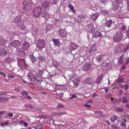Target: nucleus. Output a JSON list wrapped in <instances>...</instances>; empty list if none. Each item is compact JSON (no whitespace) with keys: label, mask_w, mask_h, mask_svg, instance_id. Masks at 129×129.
Here are the masks:
<instances>
[{"label":"nucleus","mask_w":129,"mask_h":129,"mask_svg":"<svg viewBox=\"0 0 129 129\" xmlns=\"http://www.w3.org/2000/svg\"><path fill=\"white\" fill-rule=\"evenodd\" d=\"M28 77L30 79V82H32V80L36 77L33 74L32 72H29L28 75Z\"/></svg>","instance_id":"obj_18"},{"label":"nucleus","mask_w":129,"mask_h":129,"mask_svg":"<svg viewBox=\"0 0 129 129\" xmlns=\"http://www.w3.org/2000/svg\"><path fill=\"white\" fill-rule=\"evenodd\" d=\"M33 82H34V83L36 85H38L41 84L42 81L40 77L37 76L31 82L33 83Z\"/></svg>","instance_id":"obj_7"},{"label":"nucleus","mask_w":129,"mask_h":129,"mask_svg":"<svg viewBox=\"0 0 129 129\" xmlns=\"http://www.w3.org/2000/svg\"><path fill=\"white\" fill-rule=\"evenodd\" d=\"M103 76V75L102 74H100L98 77L96 81V83L97 84H99L101 82Z\"/></svg>","instance_id":"obj_16"},{"label":"nucleus","mask_w":129,"mask_h":129,"mask_svg":"<svg viewBox=\"0 0 129 129\" xmlns=\"http://www.w3.org/2000/svg\"><path fill=\"white\" fill-rule=\"evenodd\" d=\"M7 92L5 91H0V95H7Z\"/></svg>","instance_id":"obj_49"},{"label":"nucleus","mask_w":129,"mask_h":129,"mask_svg":"<svg viewBox=\"0 0 129 129\" xmlns=\"http://www.w3.org/2000/svg\"><path fill=\"white\" fill-rule=\"evenodd\" d=\"M63 107L64 106L63 105H61V104H58L57 105L56 108V109H59L63 108Z\"/></svg>","instance_id":"obj_42"},{"label":"nucleus","mask_w":129,"mask_h":129,"mask_svg":"<svg viewBox=\"0 0 129 129\" xmlns=\"http://www.w3.org/2000/svg\"><path fill=\"white\" fill-rule=\"evenodd\" d=\"M117 119V117L116 115H114L112 116L111 118V121L113 122H115V120H116Z\"/></svg>","instance_id":"obj_35"},{"label":"nucleus","mask_w":129,"mask_h":129,"mask_svg":"<svg viewBox=\"0 0 129 129\" xmlns=\"http://www.w3.org/2000/svg\"><path fill=\"white\" fill-rule=\"evenodd\" d=\"M21 93L22 95L24 96L27 95L28 94L27 92L24 91H21Z\"/></svg>","instance_id":"obj_51"},{"label":"nucleus","mask_w":129,"mask_h":129,"mask_svg":"<svg viewBox=\"0 0 129 129\" xmlns=\"http://www.w3.org/2000/svg\"><path fill=\"white\" fill-rule=\"evenodd\" d=\"M126 36L127 37L129 38V27H128V29L127 31Z\"/></svg>","instance_id":"obj_56"},{"label":"nucleus","mask_w":129,"mask_h":129,"mask_svg":"<svg viewBox=\"0 0 129 129\" xmlns=\"http://www.w3.org/2000/svg\"><path fill=\"white\" fill-rule=\"evenodd\" d=\"M60 88L59 90H62L64 89L66 86L65 85H59Z\"/></svg>","instance_id":"obj_44"},{"label":"nucleus","mask_w":129,"mask_h":129,"mask_svg":"<svg viewBox=\"0 0 129 129\" xmlns=\"http://www.w3.org/2000/svg\"><path fill=\"white\" fill-rule=\"evenodd\" d=\"M41 12V8L40 6H37L34 9L33 11V16L38 18L40 15Z\"/></svg>","instance_id":"obj_2"},{"label":"nucleus","mask_w":129,"mask_h":129,"mask_svg":"<svg viewBox=\"0 0 129 129\" xmlns=\"http://www.w3.org/2000/svg\"><path fill=\"white\" fill-rule=\"evenodd\" d=\"M122 38V35L121 33H117L114 35L113 40L114 42L118 43L121 41Z\"/></svg>","instance_id":"obj_3"},{"label":"nucleus","mask_w":129,"mask_h":129,"mask_svg":"<svg viewBox=\"0 0 129 129\" xmlns=\"http://www.w3.org/2000/svg\"><path fill=\"white\" fill-rule=\"evenodd\" d=\"M99 15V14L98 13H95L91 15L90 18L93 21H95L96 20Z\"/></svg>","instance_id":"obj_17"},{"label":"nucleus","mask_w":129,"mask_h":129,"mask_svg":"<svg viewBox=\"0 0 129 129\" xmlns=\"http://www.w3.org/2000/svg\"><path fill=\"white\" fill-rule=\"evenodd\" d=\"M20 44V42L18 40H15L11 44V46L15 48L19 46Z\"/></svg>","instance_id":"obj_12"},{"label":"nucleus","mask_w":129,"mask_h":129,"mask_svg":"<svg viewBox=\"0 0 129 129\" xmlns=\"http://www.w3.org/2000/svg\"><path fill=\"white\" fill-rule=\"evenodd\" d=\"M92 79L90 78H88L84 80L83 82L87 84L91 85L93 82Z\"/></svg>","instance_id":"obj_15"},{"label":"nucleus","mask_w":129,"mask_h":129,"mask_svg":"<svg viewBox=\"0 0 129 129\" xmlns=\"http://www.w3.org/2000/svg\"><path fill=\"white\" fill-rule=\"evenodd\" d=\"M79 17L81 19L80 20H79L80 21H81L82 20H83L85 18V17L84 16L82 15L79 16Z\"/></svg>","instance_id":"obj_47"},{"label":"nucleus","mask_w":129,"mask_h":129,"mask_svg":"<svg viewBox=\"0 0 129 129\" xmlns=\"http://www.w3.org/2000/svg\"><path fill=\"white\" fill-rule=\"evenodd\" d=\"M94 113L96 114H100L102 113V112L101 111H94Z\"/></svg>","instance_id":"obj_53"},{"label":"nucleus","mask_w":129,"mask_h":129,"mask_svg":"<svg viewBox=\"0 0 129 129\" xmlns=\"http://www.w3.org/2000/svg\"><path fill=\"white\" fill-rule=\"evenodd\" d=\"M117 82L119 83L124 82V80L123 79V77L122 76L118 78L117 80Z\"/></svg>","instance_id":"obj_30"},{"label":"nucleus","mask_w":129,"mask_h":129,"mask_svg":"<svg viewBox=\"0 0 129 129\" xmlns=\"http://www.w3.org/2000/svg\"><path fill=\"white\" fill-rule=\"evenodd\" d=\"M23 4V8L25 10H30L31 9V2L25 1L24 2Z\"/></svg>","instance_id":"obj_6"},{"label":"nucleus","mask_w":129,"mask_h":129,"mask_svg":"<svg viewBox=\"0 0 129 129\" xmlns=\"http://www.w3.org/2000/svg\"><path fill=\"white\" fill-rule=\"evenodd\" d=\"M119 83V85L120 87L121 88H124V86L122 84V83Z\"/></svg>","instance_id":"obj_60"},{"label":"nucleus","mask_w":129,"mask_h":129,"mask_svg":"<svg viewBox=\"0 0 129 129\" xmlns=\"http://www.w3.org/2000/svg\"><path fill=\"white\" fill-rule=\"evenodd\" d=\"M127 95L125 93H124L123 94V98L122 102L123 103H125L128 102L127 100Z\"/></svg>","instance_id":"obj_24"},{"label":"nucleus","mask_w":129,"mask_h":129,"mask_svg":"<svg viewBox=\"0 0 129 129\" xmlns=\"http://www.w3.org/2000/svg\"><path fill=\"white\" fill-rule=\"evenodd\" d=\"M125 64H129V58L127 57L125 59Z\"/></svg>","instance_id":"obj_50"},{"label":"nucleus","mask_w":129,"mask_h":129,"mask_svg":"<svg viewBox=\"0 0 129 129\" xmlns=\"http://www.w3.org/2000/svg\"><path fill=\"white\" fill-rule=\"evenodd\" d=\"M8 78H14V76L12 74H10L8 76Z\"/></svg>","instance_id":"obj_57"},{"label":"nucleus","mask_w":129,"mask_h":129,"mask_svg":"<svg viewBox=\"0 0 129 129\" xmlns=\"http://www.w3.org/2000/svg\"><path fill=\"white\" fill-rule=\"evenodd\" d=\"M24 96V98L26 99H28L30 100H31L32 99L29 96Z\"/></svg>","instance_id":"obj_59"},{"label":"nucleus","mask_w":129,"mask_h":129,"mask_svg":"<svg viewBox=\"0 0 129 129\" xmlns=\"http://www.w3.org/2000/svg\"><path fill=\"white\" fill-rule=\"evenodd\" d=\"M117 2V4L122 3H123V1L122 0H116Z\"/></svg>","instance_id":"obj_62"},{"label":"nucleus","mask_w":129,"mask_h":129,"mask_svg":"<svg viewBox=\"0 0 129 129\" xmlns=\"http://www.w3.org/2000/svg\"><path fill=\"white\" fill-rule=\"evenodd\" d=\"M94 36L96 38L100 37L101 38L102 37V35L101 32L97 31L94 33Z\"/></svg>","instance_id":"obj_26"},{"label":"nucleus","mask_w":129,"mask_h":129,"mask_svg":"<svg viewBox=\"0 0 129 129\" xmlns=\"http://www.w3.org/2000/svg\"><path fill=\"white\" fill-rule=\"evenodd\" d=\"M41 6L44 9L48 8L49 6V3L46 0H42V1Z\"/></svg>","instance_id":"obj_9"},{"label":"nucleus","mask_w":129,"mask_h":129,"mask_svg":"<svg viewBox=\"0 0 129 129\" xmlns=\"http://www.w3.org/2000/svg\"><path fill=\"white\" fill-rule=\"evenodd\" d=\"M16 53L17 55L20 57H23L25 55V53L24 52L22 51V49L19 48L17 49Z\"/></svg>","instance_id":"obj_8"},{"label":"nucleus","mask_w":129,"mask_h":129,"mask_svg":"<svg viewBox=\"0 0 129 129\" xmlns=\"http://www.w3.org/2000/svg\"><path fill=\"white\" fill-rule=\"evenodd\" d=\"M111 127L112 129H119L116 126L114 125H111Z\"/></svg>","instance_id":"obj_54"},{"label":"nucleus","mask_w":129,"mask_h":129,"mask_svg":"<svg viewBox=\"0 0 129 129\" xmlns=\"http://www.w3.org/2000/svg\"><path fill=\"white\" fill-rule=\"evenodd\" d=\"M116 4V6H115V8H114V7H113V9L114 10H116L118 9V4Z\"/></svg>","instance_id":"obj_58"},{"label":"nucleus","mask_w":129,"mask_h":129,"mask_svg":"<svg viewBox=\"0 0 129 129\" xmlns=\"http://www.w3.org/2000/svg\"><path fill=\"white\" fill-rule=\"evenodd\" d=\"M6 115L8 116V118L9 119H11L13 116V114L12 113H7Z\"/></svg>","instance_id":"obj_38"},{"label":"nucleus","mask_w":129,"mask_h":129,"mask_svg":"<svg viewBox=\"0 0 129 129\" xmlns=\"http://www.w3.org/2000/svg\"><path fill=\"white\" fill-rule=\"evenodd\" d=\"M96 45L94 44L89 47V51L90 53H92L95 51L96 50Z\"/></svg>","instance_id":"obj_23"},{"label":"nucleus","mask_w":129,"mask_h":129,"mask_svg":"<svg viewBox=\"0 0 129 129\" xmlns=\"http://www.w3.org/2000/svg\"><path fill=\"white\" fill-rule=\"evenodd\" d=\"M95 56L97 61L100 62H101L103 57L102 53H96Z\"/></svg>","instance_id":"obj_13"},{"label":"nucleus","mask_w":129,"mask_h":129,"mask_svg":"<svg viewBox=\"0 0 129 129\" xmlns=\"http://www.w3.org/2000/svg\"><path fill=\"white\" fill-rule=\"evenodd\" d=\"M12 61V58L10 57H8L4 60V63L6 64H9Z\"/></svg>","instance_id":"obj_29"},{"label":"nucleus","mask_w":129,"mask_h":129,"mask_svg":"<svg viewBox=\"0 0 129 129\" xmlns=\"http://www.w3.org/2000/svg\"><path fill=\"white\" fill-rule=\"evenodd\" d=\"M58 95L59 97L61 98L62 96H63V93H59L58 94Z\"/></svg>","instance_id":"obj_64"},{"label":"nucleus","mask_w":129,"mask_h":129,"mask_svg":"<svg viewBox=\"0 0 129 129\" xmlns=\"http://www.w3.org/2000/svg\"><path fill=\"white\" fill-rule=\"evenodd\" d=\"M38 59L39 62H41L43 61H44L46 58L44 56L41 55L39 57Z\"/></svg>","instance_id":"obj_34"},{"label":"nucleus","mask_w":129,"mask_h":129,"mask_svg":"<svg viewBox=\"0 0 129 129\" xmlns=\"http://www.w3.org/2000/svg\"><path fill=\"white\" fill-rule=\"evenodd\" d=\"M80 82V78L77 77H75L73 80L74 84L75 86H78L79 85Z\"/></svg>","instance_id":"obj_11"},{"label":"nucleus","mask_w":129,"mask_h":129,"mask_svg":"<svg viewBox=\"0 0 129 129\" xmlns=\"http://www.w3.org/2000/svg\"><path fill=\"white\" fill-rule=\"evenodd\" d=\"M53 41L54 42V44L55 46H59L60 44V43L59 42V39H52Z\"/></svg>","instance_id":"obj_20"},{"label":"nucleus","mask_w":129,"mask_h":129,"mask_svg":"<svg viewBox=\"0 0 129 129\" xmlns=\"http://www.w3.org/2000/svg\"><path fill=\"white\" fill-rule=\"evenodd\" d=\"M59 35L63 38H66L67 36V33L62 29L59 30Z\"/></svg>","instance_id":"obj_14"},{"label":"nucleus","mask_w":129,"mask_h":129,"mask_svg":"<svg viewBox=\"0 0 129 129\" xmlns=\"http://www.w3.org/2000/svg\"><path fill=\"white\" fill-rule=\"evenodd\" d=\"M29 57L30 58V60L33 63H35L37 62V59L33 55V54H32V55H29Z\"/></svg>","instance_id":"obj_25"},{"label":"nucleus","mask_w":129,"mask_h":129,"mask_svg":"<svg viewBox=\"0 0 129 129\" xmlns=\"http://www.w3.org/2000/svg\"><path fill=\"white\" fill-rule=\"evenodd\" d=\"M45 42L44 40L41 39L38 40L37 43V46L40 50H42L45 46Z\"/></svg>","instance_id":"obj_4"},{"label":"nucleus","mask_w":129,"mask_h":129,"mask_svg":"<svg viewBox=\"0 0 129 129\" xmlns=\"http://www.w3.org/2000/svg\"><path fill=\"white\" fill-rule=\"evenodd\" d=\"M123 62V59L122 58H120L118 60V63L119 64H122Z\"/></svg>","instance_id":"obj_45"},{"label":"nucleus","mask_w":129,"mask_h":129,"mask_svg":"<svg viewBox=\"0 0 129 129\" xmlns=\"http://www.w3.org/2000/svg\"><path fill=\"white\" fill-rule=\"evenodd\" d=\"M57 114L56 115L58 116H59L62 115H64L65 114H66V112H57Z\"/></svg>","instance_id":"obj_43"},{"label":"nucleus","mask_w":129,"mask_h":129,"mask_svg":"<svg viewBox=\"0 0 129 129\" xmlns=\"http://www.w3.org/2000/svg\"><path fill=\"white\" fill-rule=\"evenodd\" d=\"M86 28V29L90 33L94 32L95 29V27L93 26V24L92 23L88 25Z\"/></svg>","instance_id":"obj_10"},{"label":"nucleus","mask_w":129,"mask_h":129,"mask_svg":"<svg viewBox=\"0 0 129 129\" xmlns=\"http://www.w3.org/2000/svg\"><path fill=\"white\" fill-rule=\"evenodd\" d=\"M52 2H51V4H56L60 0H52Z\"/></svg>","instance_id":"obj_52"},{"label":"nucleus","mask_w":129,"mask_h":129,"mask_svg":"<svg viewBox=\"0 0 129 129\" xmlns=\"http://www.w3.org/2000/svg\"><path fill=\"white\" fill-rule=\"evenodd\" d=\"M30 45L28 42H25L23 44L22 48L24 50H27L29 46Z\"/></svg>","instance_id":"obj_22"},{"label":"nucleus","mask_w":129,"mask_h":129,"mask_svg":"<svg viewBox=\"0 0 129 129\" xmlns=\"http://www.w3.org/2000/svg\"><path fill=\"white\" fill-rule=\"evenodd\" d=\"M42 16L45 18H48L49 17V14L46 11H44L42 13Z\"/></svg>","instance_id":"obj_28"},{"label":"nucleus","mask_w":129,"mask_h":129,"mask_svg":"<svg viewBox=\"0 0 129 129\" xmlns=\"http://www.w3.org/2000/svg\"><path fill=\"white\" fill-rule=\"evenodd\" d=\"M117 111L120 112H122L123 111V109L122 108H117L115 109Z\"/></svg>","instance_id":"obj_46"},{"label":"nucleus","mask_w":129,"mask_h":129,"mask_svg":"<svg viewBox=\"0 0 129 129\" xmlns=\"http://www.w3.org/2000/svg\"><path fill=\"white\" fill-rule=\"evenodd\" d=\"M124 48V45L121 44H119L116 45L114 47V50L115 52H121L123 49Z\"/></svg>","instance_id":"obj_5"},{"label":"nucleus","mask_w":129,"mask_h":129,"mask_svg":"<svg viewBox=\"0 0 129 129\" xmlns=\"http://www.w3.org/2000/svg\"><path fill=\"white\" fill-rule=\"evenodd\" d=\"M18 64H21L24 63V64H26L24 60V59H18Z\"/></svg>","instance_id":"obj_31"},{"label":"nucleus","mask_w":129,"mask_h":129,"mask_svg":"<svg viewBox=\"0 0 129 129\" xmlns=\"http://www.w3.org/2000/svg\"><path fill=\"white\" fill-rule=\"evenodd\" d=\"M7 54V50L5 48L0 49V54L2 56H5Z\"/></svg>","instance_id":"obj_21"},{"label":"nucleus","mask_w":129,"mask_h":129,"mask_svg":"<svg viewBox=\"0 0 129 129\" xmlns=\"http://www.w3.org/2000/svg\"><path fill=\"white\" fill-rule=\"evenodd\" d=\"M88 102L89 103H92L93 102V100L92 99H91L88 101Z\"/></svg>","instance_id":"obj_63"},{"label":"nucleus","mask_w":129,"mask_h":129,"mask_svg":"<svg viewBox=\"0 0 129 129\" xmlns=\"http://www.w3.org/2000/svg\"><path fill=\"white\" fill-rule=\"evenodd\" d=\"M126 121V120L125 119L124 121L121 122V123L120 125L123 127H125L126 126V124L125 123Z\"/></svg>","instance_id":"obj_41"},{"label":"nucleus","mask_w":129,"mask_h":129,"mask_svg":"<svg viewBox=\"0 0 129 129\" xmlns=\"http://www.w3.org/2000/svg\"><path fill=\"white\" fill-rule=\"evenodd\" d=\"M52 28V27L50 25H47L45 29V31L46 33H47Z\"/></svg>","instance_id":"obj_33"},{"label":"nucleus","mask_w":129,"mask_h":129,"mask_svg":"<svg viewBox=\"0 0 129 129\" xmlns=\"http://www.w3.org/2000/svg\"><path fill=\"white\" fill-rule=\"evenodd\" d=\"M6 112L5 111H1L0 112V115H3L4 114H5Z\"/></svg>","instance_id":"obj_61"},{"label":"nucleus","mask_w":129,"mask_h":129,"mask_svg":"<svg viewBox=\"0 0 129 129\" xmlns=\"http://www.w3.org/2000/svg\"><path fill=\"white\" fill-rule=\"evenodd\" d=\"M55 88L57 90H59L60 85H55Z\"/></svg>","instance_id":"obj_55"},{"label":"nucleus","mask_w":129,"mask_h":129,"mask_svg":"<svg viewBox=\"0 0 129 129\" xmlns=\"http://www.w3.org/2000/svg\"><path fill=\"white\" fill-rule=\"evenodd\" d=\"M24 106L26 108H29L30 109H31L33 108L32 105L29 104H25Z\"/></svg>","instance_id":"obj_39"},{"label":"nucleus","mask_w":129,"mask_h":129,"mask_svg":"<svg viewBox=\"0 0 129 129\" xmlns=\"http://www.w3.org/2000/svg\"><path fill=\"white\" fill-rule=\"evenodd\" d=\"M68 7L72 11V12L73 13H74L75 10L74 9L73 7L71 4H69Z\"/></svg>","instance_id":"obj_36"},{"label":"nucleus","mask_w":129,"mask_h":129,"mask_svg":"<svg viewBox=\"0 0 129 129\" xmlns=\"http://www.w3.org/2000/svg\"><path fill=\"white\" fill-rule=\"evenodd\" d=\"M111 100L112 101L111 102L112 103L115 104L117 103V99H116V98H111Z\"/></svg>","instance_id":"obj_40"},{"label":"nucleus","mask_w":129,"mask_h":129,"mask_svg":"<svg viewBox=\"0 0 129 129\" xmlns=\"http://www.w3.org/2000/svg\"><path fill=\"white\" fill-rule=\"evenodd\" d=\"M13 22L17 25L18 26L21 31H24L26 29V26L23 24V21L21 20L20 15H18L13 20Z\"/></svg>","instance_id":"obj_1"},{"label":"nucleus","mask_w":129,"mask_h":129,"mask_svg":"<svg viewBox=\"0 0 129 129\" xmlns=\"http://www.w3.org/2000/svg\"><path fill=\"white\" fill-rule=\"evenodd\" d=\"M91 65H83L82 67V69L85 71L89 70L90 69Z\"/></svg>","instance_id":"obj_19"},{"label":"nucleus","mask_w":129,"mask_h":129,"mask_svg":"<svg viewBox=\"0 0 129 129\" xmlns=\"http://www.w3.org/2000/svg\"><path fill=\"white\" fill-rule=\"evenodd\" d=\"M113 23V22L111 19L107 21L106 23V26L108 27H109L111 24Z\"/></svg>","instance_id":"obj_32"},{"label":"nucleus","mask_w":129,"mask_h":129,"mask_svg":"<svg viewBox=\"0 0 129 129\" xmlns=\"http://www.w3.org/2000/svg\"><path fill=\"white\" fill-rule=\"evenodd\" d=\"M109 0H100V3L104 5H105L109 1Z\"/></svg>","instance_id":"obj_37"},{"label":"nucleus","mask_w":129,"mask_h":129,"mask_svg":"<svg viewBox=\"0 0 129 129\" xmlns=\"http://www.w3.org/2000/svg\"><path fill=\"white\" fill-rule=\"evenodd\" d=\"M111 97V94L110 93H108L105 95V97L106 98L110 99Z\"/></svg>","instance_id":"obj_48"},{"label":"nucleus","mask_w":129,"mask_h":129,"mask_svg":"<svg viewBox=\"0 0 129 129\" xmlns=\"http://www.w3.org/2000/svg\"><path fill=\"white\" fill-rule=\"evenodd\" d=\"M7 41L1 36H0V44L5 45Z\"/></svg>","instance_id":"obj_27"}]
</instances>
